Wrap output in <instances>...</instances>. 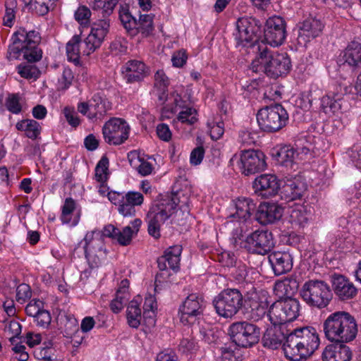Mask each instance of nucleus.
Instances as JSON below:
<instances>
[{
    "label": "nucleus",
    "instance_id": "79ce46f5",
    "mask_svg": "<svg viewBox=\"0 0 361 361\" xmlns=\"http://www.w3.org/2000/svg\"><path fill=\"white\" fill-rule=\"evenodd\" d=\"M5 14L3 18L4 25L11 27L13 25L17 10L16 0H6L5 1Z\"/></svg>",
    "mask_w": 361,
    "mask_h": 361
},
{
    "label": "nucleus",
    "instance_id": "8fccbe9b",
    "mask_svg": "<svg viewBox=\"0 0 361 361\" xmlns=\"http://www.w3.org/2000/svg\"><path fill=\"white\" fill-rule=\"evenodd\" d=\"M212 140H217L221 137L224 133V123L221 121H212L207 122Z\"/></svg>",
    "mask_w": 361,
    "mask_h": 361
},
{
    "label": "nucleus",
    "instance_id": "774afa93",
    "mask_svg": "<svg viewBox=\"0 0 361 361\" xmlns=\"http://www.w3.org/2000/svg\"><path fill=\"white\" fill-rule=\"evenodd\" d=\"M172 104L173 105L171 108V111L173 113H177L180 111L181 109H183L184 107L190 106V105L188 104V102L186 100H184L178 94L173 95Z\"/></svg>",
    "mask_w": 361,
    "mask_h": 361
},
{
    "label": "nucleus",
    "instance_id": "b1692460",
    "mask_svg": "<svg viewBox=\"0 0 361 361\" xmlns=\"http://www.w3.org/2000/svg\"><path fill=\"white\" fill-rule=\"evenodd\" d=\"M283 213V208L279 204L274 202L264 203L259 207L257 219L263 225L274 224L281 219Z\"/></svg>",
    "mask_w": 361,
    "mask_h": 361
},
{
    "label": "nucleus",
    "instance_id": "4468645a",
    "mask_svg": "<svg viewBox=\"0 0 361 361\" xmlns=\"http://www.w3.org/2000/svg\"><path fill=\"white\" fill-rule=\"evenodd\" d=\"M130 128L126 120L121 118H111L102 127V134L106 143L120 145L129 137Z\"/></svg>",
    "mask_w": 361,
    "mask_h": 361
},
{
    "label": "nucleus",
    "instance_id": "2eb2a0df",
    "mask_svg": "<svg viewBox=\"0 0 361 361\" xmlns=\"http://www.w3.org/2000/svg\"><path fill=\"white\" fill-rule=\"evenodd\" d=\"M274 245V238L271 232L257 230L246 237L244 247L250 252L264 255L269 252Z\"/></svg>",
    "mask_w": 361,
    "mask_h": 361
},
{
    "label": "nucleus",
    "instance_id": "a878e982",
    "mask_svg": "<svg viewBox=\"0 0 361 361\" xmlns=\"http://www.w3.org/2000/svg\"><path fill=\"white\" fill-rule=\"evenodd\" d=\"M300 343L293 331L287 334L285 342L283 344V350L285 356L292 361H300L307 357L306 351L301 348Z\"/></svg>",
    "mask_w": 361,
    "mask_h": 361
},
{
    "label": "nucleus",
    "instance_id": "f03ea898",
    "mask_svg": "<svg viewBox=\"0 0 361 361\" xmlns=\"http://www.w3.org/2000/svg\"><path fill=\"white\" fill-rule=\"evenodd\" d=\"M257 49L250 69L256 73H264L268 77L277 78L288 73L290 59L286 54L273 53L264 42L254 47Z\"/></svg>",
    "mask_w": 361,
    "mask_h": 361
},
{
    "label": "nucleus",
    "instance_id": "20e7f679",
    "mask_svg": "<svg viewBox=\"0 0 361 361\" xmlns=\"http://www.w3.org/2000/svg\"><path fill=\"white\" fill-rule=\"evenodd\" d=\"M262 24L259 20L255 18L243 17L238 18L236 22V30L233 32L235 40V46L238 48L250 47L253 52L257 53V49L254 47L264 42H257L258 36L262 32Z\"/></svg>",
    "mask_w": 361,
    "mask_h": 361
},
{
    "label": "nucleus",
    "instance_id": "680f3d73",
    "mask_svg": "<svg viewBox=\"0 0 361 361\" xmlns=\"http://www.w3.org/2000/svg\"><path fill=\"white\" fill-rule=\"evenodd\" d=\"M37 325L43 328H47L51 323V317L49 312L42 310L34 318Z\"/></svg>",
    "mask_w": 361,
    "mask_h": 361
},
{
    "label": "nucleus",
    "instance_id": "f8f14e48",
    "mask_svg": "<svg viewBox=\"0 0 361 361\" xmlns=\"http://www.w3.org/2000/svg\"><path fill=\"white\" fill-rule=\"evenodd\" d=\"M107 196L109 200L117 207L118 213L124 217L134 216L136 213L135 207L140 206L144 201L142 194L135 191H110Z\"/></svg>",
    "mask_w": 361,
    "mask_h": 361
},
{
    "label": "nucleus",
    "instance_id": "412c9836",
    "mask_svg": "<svg viewBox=\"0 0 361 361\" xmlns=\"http://www.w3.org/2000/svg\"><path fill=\"white\" fill-rule=\"evenodd\" d=\"M305 190V183L298 177L286 179L283 184L279 185V189L281 198L286 201L300 199Z\"/></svg>",
    "mask_w": 361,
    "mask_h": 361
},
{
    "label": "nucleus",
    "instance_id": "1a4fd4ad",
    "mask_svg": "<svg viewBox=\"0 0 361 361\" xmlns=\"http://www.w3.org/2000/svg\"><path fill=\"white\" fill-rule=\"evenodd\" d=\"M300 304L295 298H283L274 302L267 317L271 324L286 325L299 315Z\"/></svg>",
    "mask_w": 361,
    "mask_h": 361
},
{
    "label": "nucleus",
    "instance_id": "f704fd0d",
    "mask_svg": "<svg viewBox=\"0 0 361 361\" xmlns=\"http://www.w3.org/2000/svg\"><path fill=\"white\" fill-rule=\"evenodd\" d=\"M343 59L350 66L360 67L361 44L357 42H350L344 51Z\"/></svg>",
    "mask_w": 361,
    "mask_h": 361
},
{
    "label": "nucleus",
    "instance_id": "a211bd4d",
    "mask_svg": "<svg viewBox=\"0 0 361 361\" xmlns=\"http://www.w3.org/2000/svg\"><path fill=\"white\" fill-rule=\"evenodd\" d=\"M300 343L301 348L305 350L307 357H310L319 348L320 340L317 330L312 326L297 328L293 330Z\"/></svg>",
    "mask_w": 361,
    "mask_h": 361
},
{
    "label": "nucleus",
    "instance_id": "423d86ee",
    "mask_svg": "<svg viewBox=\"0 0 361 361\" xmlns=\"http://www.w3.org/2000/svg\"><path fill=\"white\" fill-rule=\"evenodd\" d=\"M177 206L176 198H167L154 204L147 215L148 233L159 239L161 226L172 215Z\"/></svg>",
    "mask_w": 361,
    "mask_h": 361
},
{
    "label": "nucleus",
    "instance_id": "9b49d317",
    "mask_svg": "<svg viewBox=\"0 0 361 361\" xmlns=\"http://www.w3.org/2000/svg\"><path fill=\"white\" fill-rule=\"evenodd\" d=\"M112 108L111 102L100 93L94 94L87 102H79L77 109L92 122L100 121Z\"/></svg>",
    "mask_w": 361,
    "mask_h": 361
},
{
    "label": "nucleus",
    "instance_id": "5fc2aeb1",
    "mask_svg": "<svg viewBox=\"0 0 361 361\" xmlns=\"http://www.w3.org/2000/svg\"><path fill=\"white\" fill-rule=\"evenodd\" d=\"M32 296L30 287L25 284H20L16 289V300L20 303H25Z\"/></svg>",
    "mask_w": 361,
    "mask_h": 361
},
{
    "label": "nucleus",
    "instance_id": "c756f323",
    "mask_svg": "<svg viewBox=\"0 0 361 361\" xmlns=\"http://www.w3.org/2000/svg\"><path fill=\"white\" fill-rule=\"evenodd\" d=\"M245 302L250 319L259 321L266 314L267 304L266 302L259 301L256 294L247 298Z\"/></svg>",
    "mask_w": 361,
    "mask_h": 361
},
{
    "label": "nucleus",
    "instance_id": "4d7b16f0",
    "mask_svg": "<svg viewBox=\"0 0 361 361\" xmlns=\"http://www.w3.org/2000/svg\"><path fill=\"white\" fill-rule=\"evenodd\" d=\"M7 109L13 114H18L21 111L22 107L17 94L9 95L6 100Z\"/></svg>",
    "mask_w": 361,
    "mask_h": 361
},
{
    "label": "nucleus",
    "instance_id": "338daca9",
    "mask_svg": "<svg viewBox=\"0 0 361 361\" xmlns=\"http://www.w3.org/2000/svg\"><path fill=\"white\" fill-rule=\"evenodd\" d=\"M204 156V149L203 147H197L191 152L190 157V164L195 166L199 165L202 162Z\"/></svg>",
    "mask_w": 361,
    "mask_h": 361
},
{
    "label": "nucleus",
    "instance_id": "473e14b6",
    "mask_svg": "<svg viewBox=\"0 0 361 361\" xmlns=\"http://www.w3.org/2000/svg\"><path fill=\"white\" fill-rule=\"evenodd\" d=\"M325 338L331 343H338V312L331 314L323 324Z\"/></svg>",
    "mask_w": 361,
    "mask_h": 361
},
{
    "label": "nucleus",
    "instance_id": "49530a36",
    "mask_svg": "<svg viewBox=\"0 0 361 361\" xmlns=\"http://www.w3.org/2000/svg\"><path fill=\"white\" fill-rule=\"evenodd\" d=\"M322 361H338V343L327 345L323 350Z\"/></svg>",
    "mask_w": 361,
    "mask_h": 361
},
{
    "label": "nucleus",
    "instance_id": "0e129e2a",
    "mask_svg": "<svg viewBox=\"0 0 361 361\" xmlns=\"http://www.w3.org/2000/svg\"><path fill=\"white\" fill-rule=\"evenodd\" d=\"M30 6L32 11H34L39 16H44L47 14L51 9L47 6L46 3L39 0H30Z\"/></svg>",
    "mask_w": 361,
    "mask_h": 361
},
{
    "label": "nucleus",
    "instance_id": "4be33fe9",
    "mask_svg": "<svg viewBox=\"0 0 361 361\" xmlns=\"http://www.w3.org/2000/svg\"><path fill=\"white\" fill-rule=\"evenodd\" d=\"M288 331L286 325L272 324L263 335V345L271 349H277L285 342Z\"/></svg>",
    "mask_w": 361,
    "mask_h": 361
},
{
    "label": "nucleus",
    "instance_id": "72a5a7b5",
    "mask_svg": "<svg viewBox=\"0 0 361 361\" xmlns=\"http://www.w3.org/2000/svg\"><path fill=\"white\" fill-rule=\"evenodd\" d=\"M298 155L299 152L290 145L281 146L274 154L277 163L286 167L291 166Z\"/></svg>",
    "mask_w": 361,
    "mask_h": 361
},
{
    "label": "nucleus",
    "instance_id": "dca6fc26",
    "mask_svg": "<svg viewBox=\"0 0 361 361\" xmlns=\"http://www.w3.org/2000/svg\"><path fill=\"white\" fill-rule=\"evenodd\" d=\"M266 44L272 47L281 45L286 38V23L285 20L277 16L269 18L264 30Z\"/></svg>",
    "mask_w": 361,
    "mask_h": 361
},
{
    "label": "nucleus",
    "instance_id": "052dcab7",
    "mask_svg": "<svg viewBox=\"0 0 361 361\" xmlns=\"http://www.w3.org/2000/svg\"><path fill=\"white\" fill-rule=\"evenodd\" d=\"M43 302L40 300H31L25 307V312L27 316L35 318L42 310Z\"/></svg>",
    "mask_w": 361,
    "mask_h": 361
},
{
    "label": "nucleus",
    "instance_id": "bb28decb",
    "mask_svg": "<svg viewBox=\"0 0 361 361\" xmlns=\"http://www.w3.org/2000/svg\"><path fill=\"white\" fill-rule=\"evenodd\" d=\"M123 68V78L128 83L141 81L149 74L148 68L142 61L138 60L128 61Z\"/></svg>",
    "mask_w": 361,
    "mask_h": 361
},
{
    "label": "nucleus",
    "instance_id": "603ef678",
    "mask_svg": "<svg viewBox=\"0 0 361 361\" xmlns=\"http://www.w3.org/2000/svg\"><path fill=\"white\" fill-rule=\"evenodd\" d=\"M157 302L155 298L149 295L145 298L143 305V317L152 319L155 316Z\"/></svg>",
    "mask_w": 361,
    "mask_h": 361
},
{
    "label": "nucleus",
    "instance_id": "aec40b11",
    "mask_svg": "<svg viewBox=\"0 0 361 361\" xmlns=\"http://www.w3.org/2000/svg\"><path fill=\"white\" fill-rule=\"evenodd\" d=\"M279 185L276 176L263 174L255 178L253 188L255 192L264 197H269L278 193Z\"/></svg>",
    "mask_w": 361,
    "mask_h": 361
},
{
    "label": "nucleus",
    "instance_id": "09e8293b",
    "mask_svg": "<svg viewBox=\"0 0 361 361\" xmlns=\"http://www.w3.org/2000/svg\"><path fill=\"white\" fill-rule=\"evenodd\" d=\"M18 73L21 77L27 79H36L39 77L40 72L35 65L26 64L18 66Z\"/></svg>",
    "mask_w": 361,
    "mask_h": 361
},
{
    "label": "nucleus",
    "instance_id": "0eeeda50",
    "mask_svg": "<svg viewBox=\"0 0 361 361\" xmlns=\"http://www.w3.org/2000/svg\"><path fill=\"white\" fill-rule=\"evenodd\" d=\"M300 295L307 305L319 309L326 307L332 298L329 286L319 280L306 281L300 290Z\"/></svg>",
    "mask_w": 361,
    "mask_h": 361
},
{
    "label": "nucleus",
    "instance_id": "37998d69",
    "mask_svg": "<svg viewBox=\"0 0 361 361\" xmlns=\"http://www.w3.org/2000/svg\"><path fill=\"white\" fill-rule=\"evenodd\" d=\"M109 161L106 156H103L95 168V177L98 182H105L109 176Z\"/></svg>",
    "mask_w": 361,
    "mask_h": 361
},
{
    "label": "nucleus",
    "instance_id": "f3484780",
    "mask_svg": "<svg viewBox=\"0 0 361 361\" xmlns=\"http://www.w3.org/2000/svg\"><path fill=\"white\" fill-rule=\"evenodd\" d=\"M267 164L264 153L259 150L248 149L241 152L239 167L245 176L259 173L266 169Z\"/></svg>",
    "mask_w": 361,
    "mask_h": 361
},
{
    "label": "nucleus",
    "instance_id": "ea45409f",
    "mask_svg": "<svg viewBox=\"0 0 361 361\" xmlns=\"http://www.w3.org/2000/svg\"><path fill=\"white\" fill-rule=\"evenodd\" d=\"M357 290L346 277L340 274V300L352 299L357 295Z\"/></svg>",
    "mask_w": 361,
    "mask_h": 361
},
{
    "label": "nucleus",
    "instance_id": "58836bf2",
    "mask_svg": "<svg viewBox=\"0 0 361 361\" xmlns=\"http://www.w3.org/2000/svg\"><path fill=\"white\" fill-rule=\"evenodd\" d=\"M142 312L138 302L135 300L130 301L127 308V319L130 326L137 328L141 322Z\"/></svg>",
    "mask_w": 361,
    "mask_h": 361
},
{
    "label": "nucleus",
    "instance_id": "39448f33",
    "mask_svg": "<svg viewBox=\"0 0 361 361\" xmlns=\"http://www.w3.org/2000/svg\"><path fill=\"white\" fill-rule=\"evenodd\" d=\"M259 128L268 133L277 132L285 127L288 121V114L280 104L266 106L257 114Z\"/></svg>",
    "mask_w": 361,
    "mask_h": 361
},
{
    "label": "nucleus",
    "instance_id": "c85d7f7f",
    "mask_svg": "<svg viewBox=\"0 0 361 361\" xmlns=\"http://www.w3.org/2000/svg\"><path fill=\"white\" fill-rule=\"evenodd\" d=\"M357 332V324L354 317L346 312L340 311V343L353 341Z\"/></svg>",
    "mask_w": 361,
    "mask_h": 361
},
{
    "label": "nucleus",
    "instance_id": "e433bc0d",
    "mask_svg": "<svg viewBox=\"0 0 361 361\" xmlns=\"http://www.w3.org/2000/svg\"><path fill=\"white\" fill-rule=\"evenodd\" d=\"M153 18L154 15L140 14L135 28L136 35L140 33L144 37L150 36L154 31Z\"/></svg>",
    "mask_w": 361,
    "mask_h": 361
},
{
    "label": "nucleus",
    "instance_id": "9d476101",
    "mask_svg": "<svg viewBox=\"0 0 361 361\" xmlns=\"http://www.w3.org/2000/svg\"><path fill=\"white\" fill-rule=\"evenodd\" d=\"M228 334L236 345L250 348L259 341L260 329L247 322H237L230 325Z\"/></svg>",
    "mask_w": 361,
    "mask_h": 361
},
{
    "label": "nucleus",
    "instance_id": "e2e57ef3",
    "mask_svg": "<svg viewBox=\"0 0 361 361\" xmlns=\"http://www.w3.org/2000/svg\"><path fill=\"white\" fill-rule=\"evenodd\" d=\"M128 300V298L125 297V295H121L120 293H116V298L111 301L110 304V307L112 312L114 313L120 312L123 308Z\"/></svg>",
    "mask_w": 361,
    "mask_h": 361
},
{
    "label": "nucleus",
    "instance_id": "c9c22d12",
    "mask_svg": "<svg viewBox=\"0 0 361 361\" xmlns=\"http://www.w3.org/2000/svg\"><path fill=\"white\" fill-rule=\"evenodd\" d=\"M298 289V283L295 280L285 279L278 281L274 285V292L279 298H293L292 296Z\"/></svg>",
    "mask_w": 361,
    "mask_h": 361
},
{
    "label": "nucleus",
    "instance_id": "3c124183",
    "mask_svg": "<svg viewBox=\"0 0 361 361\" xmlns=\"http://www.w3.org/2000/svg\"><path fill=\"white\" fill-rule=\"evenodd\" d=\"M21 325L20 324L16 319H11L8 324H7L5 327V332L10 337L8 339L10 340L11 343L13 344L15 342V340L16 338L18 337V336L21 333Z\"/></svg>",
    "mask_w": 361,
    "mask_h": 361
},
{
    "label": "nucleus",
    "instance_id": "cd10ccee",
    "mask_svg": "<svg viewBox=\"0 0 361 361\" xmlns=\"http://www.w3.org/2000/svg\"><path fill=\"white\" fill-rule=\"evenodd\" d=\"M233 211L229 217L239 221H246L255 211L256 204L252 200L247 197H239L233 201Z\"/></svg>",
    "mask_w": 361,
    "mask_h": 361
},
{
    "label": "nucleus",
    "instance_id": "7ed1b4c3",
    "mask_svg": "<svg viewBox=\"0 0 361 361\" xmlns=\"http://www.w3.org/2000/svg\"><path fill=\"white\" fill-rule=\"evenodd\" d=\"M12 41L8 49V59H17L21 54L23 59L30 63L38 61L42 59V51L37 46L40 41V36L37 32L20 29L13 35Z\"/></svg>",
    "mask_w": 361,
    "mask_h": 361
},
{
    "label": "nucleus",
    "instance_id": "6e6552de",
    "mask_svg": "<svg viewBox=\"0 0 361 361\" xmlns=\"http://www.w3.org/2000/svg\"><path fill=\"white\" fill-rule=\"evenodd\" d=\"M213 305L220 317L231 318L242 308L243 296L237 288H226L214 298Z\"/></svg>",
    "mask_w": 361,
    "mask_h": 361
},
{
    "label": "nucleus",
    "instance_id": "a18cd8bd",
    "mask_svg": "<svg viewBox=\"0 0 361 361\" xmlns=\"http://www.w3.org/2000/svg\"><path fill=\"white\" fill-rule=\"evenodd\" d=\"M91 16L90 9L84 5L80 6L74 13L75 20L82 27H88L90 25Z\"/></svg>",
    "mask_w": 361,
    "mask_h": 361
},
{
    "label": "nucleus",
    "instance_id": "4c0bfd02",
    "mask_svg": "<svg viewBox=\"0 0 361 361\" xmlns=\"http://www.w3.org/2000/svg\"><path fill=\"white\" fill-rule=\"evenodd\" d=\"M119 18L126 31L132 36L136 35V29L135 28L137 25V20L129 12L127 5L121 6Z\"/></svg>",
    "mask_w": 361,
    "mask_h": 361
},
{
    "label": "nucleus",
    "instance_id": "f257e3e1",
    "mask_svg": "<svg viewBox=\"0 0 361 361\" xmlns=\"http://www.w3.org/2000/svg\"><path fill=\"white\" fill-rule=\"evenodd\" d=\"M110 19L99 18L91 25L89 35L83 39L74 35L66 44V54L69 61L78 63L81 56H89L98 49L109 32Z\"/></svg>",
    "mask_w": 361,
    "mask_h": 361
},
{
    "label": "nucleus",
    "instance_id": "6ab92c4d",
    "mask_svg": "<svg viewBox=\"0 0 361 361\" xmlns=\"http://www.w3.org/2000/svg\"><path fill=\"white\" fill-rule=\"evenodd\" d=\"M324 27L322 23L316 18H309L298 26V42L305 45L307 42L318 37Z\"/></svg>",
    "mask_w": 361,
    "mask_h": 361
},
{
    "label": "nucleus",
    "instance_id": "de8ad7c7",
    "mask_svg": "<svg viewBox=\"0 0 361 361\" xmlns=\"http://www.w3.org/2000/svg\"><path fill=\"white\" fill-rule=\"evenodd\" d=\"M73 73L69 68H63L61 75L58 79L57 88L60 90L68 89L73 80Z\"/></svg>",
    "mask_w": 361,
    "mask_h": 361
},
{
    "label": "nucleus",
    "instance_id": "69168bd1",
    "mask_svg": "<svg viewBox=\"0 0 361 361\" xmlns=\"http://www.w3.org/2000/svg\"><path fill=\"white\" fill-rule=\"evenodd\" d=\"M63 114L68 123L73 127H77L80 124V119L73 108L66 106L63 109Z\"/></svg>",
    "mask_w": 361,
    "mask_h": 361
},
{
    "label": "nucleus",
    "instance_id": "6e6d98bb",
    "mask_svg": "<svg viewBox=\"0 0 361 361\" xmlns=\"http://www.w3.org/2000/svg\"><path fill=\"white\" fill-rule=\"evenodd\" d=\"M322 104L326 113L331 112L334 114L338 110L337 100L331 95H326L322 99Z\"/></svg>",
    "mask_w": 361,
    "mask_h": 361
},
{
    "label": "nucleus",
    "instance_id": "393cba45",
    "mask_svg": "<svg viewBox=\"0 0 361 361\" xmlns=\"http://www.w3.org/2000/svg\"><path fill=\"white\" fill-rule=\"evenodd\" d=\"M181 252L182 247L180 245L169 247L157 259L159 269L162 271L171 269L177 271L179 269Z\"/></svg>",
    "mask_w": 361,
    "mask_h": 361
},
{
    "label": "nucleus",
    "instance_id": "13d9d810",
    "mask_svg": "<svg viewBox=\"0 0 361 361\" xmlns=\"http://www.w3.org/2000/svg\"><path fill=\"white\" fill-rule=\"evenodd\" d=\"M169 80L162 70H159L154 75V87L156 90H167Z\"/></svg>",
    "mask_w": 361,
    "mask_h": 361
},
{
    "label": "nucleus",
    "instance_id": "ddd939ff",
    "mask_svg": "<svg viewBox=\"0 0 361 361\" xmlns=\"http://www.w3.org/2000/svg\"><path fill=\"white\" fill-rule=\"evenodd\" d=\"M204 308L205 302L200 294H190L179 307L180 322L184 325L195 324L203 315Z\"/></svg>",
    "mask_w": 361,
    "mask_h": 361
},
{
    "label": "nucleus",
    "instance_id": "2f4dec72",
    "mask_svg": "<svg viewBox=\"0 0 361 361\" xmlns=\"http://www.w3.org/2000/svg\"><path fill=\"white\" fill-rule=\"evenodd\" d=\"M141 224L142 221L140 219H135L130 222V225L125 226L122 231L118 230L116 240L121 245H128L132 241L133 236L139 231Z\"/></svg>",
    "mask_w": 361,
    "mask_h": 361
},
{
    "label": "nucleus",
    "instance_id": "bf43d9fd",
    "mask_svg": "<svg viewBox=\"0 0 361 361\" xmlns=\"http://www.w3.org/2000/svg\"><path fill=\"white\" fill-rule=\"evenodd\" d=\"M290 219L292 223L300 226H304L308 221L305 212L302 209H293L290 214Z\"/></svg>",
    "mask_w": 361,
    "mask_h": 361
},
{
    "label": "nucleus",
    "instance_id": "a19ab883",
    "mask_svg": "<svg viewBox=\"0 0 361 361\" xmlns=\"http://www.w3.org/2000/svg\"><path fill=\"white\" fill-rule=\"evenodd\" d=\"M177 121L189 126H192L197 121V111L192 106L184 107L178 112Z\"/></svg>",
    "mask_w": 361,
    "mask_h": 361
},
{
    "label": "nucleus",
    "instance_id": "c03bdc74",
    "mask_svg": "<svg viewBox=\"0 0 361 361\" xmlns=\"http://www.w3.org/2000/svg\"><path fill=\"white\" fill-rule=\"evenodd\" d=\"M75 209V202L71 197L66 198L61 207L60 219L63 224L71 223L72 214Z\"/></svg>",
    "mask_w": 361,
    "mask_h": 361
},
{
    "label": "nucleus",
    "instance_id": "7c9ffc66",
    "mask_svg": "<svg viewBox=\"0 0 361 361\" xmlns=\"http://www.w3.org/2000/svg\"><path fill=\"white\" fill-rule=\"evenodd\" d=\"M16 128L20 132H23L25 135L32 140L40 138L42 132L41 124L33 119H23L16 124Z\"/></svg>",
    "mask_w": 361,
    "mask_h": 361
},
{
    "label": "nucleus",
    "instance_id": "864d4df0",
    "mask_svg": "<svg viewBox=\"0 0 361 361\" xmlns=\"http://www.w3.org/2000/svg\"><path fill=\"white\" fill-rule=\"evenodd\" d=\"M118 0H109L107 2L103 3L101 0H95L93 8L96 9L97 7H99L100 5H103L101 11L102 16L99 18H104V16L109 18V16L112 13L116 5Z\"/></svg>",
    "mask_w": 361,
    "mask_h": 361
},
{
    "label": "nucleus",
    "instance_id": "5701e85b",
    "mask_svg": "<svg viewBox=\"0 0 361 361\" xmlns=\"http://www.w3.org/2000/svg\"><path fill=\"white\" fill-rule=\"evenodd\" d=\"M272 269L276 276L289 272L293 268V256L288 251H274L268 257Z\"/></svg>",
    "mask_w": 361,
    "mask_h": 361
}]
</instances>
